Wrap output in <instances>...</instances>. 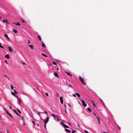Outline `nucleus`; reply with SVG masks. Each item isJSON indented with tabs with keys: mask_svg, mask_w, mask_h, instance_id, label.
Instances as JSON below:
<instances>
[{
	"mask_svg": "<svg viewBox=\"0 0 133 133\" xmlns=\"http://www.w3.org/2000/svg\"><path fill=\"white\" fill-rule=\"evenodd\" d=\"M22 22H23V23H24V22H25L24 21V20H22Z\"/></svg>",
	"mask_w": 133,
	"mask_h": 133,
	"instance_id": "nucleus-55",
	"label": "nucleus"
},
{
	"mask_svg": "<svg viewBox=\"0 0 133 133\" xmlns=\"http://www.w3.org/2000/svg\"><path fill=\"white\" fill-rule=\"evenodd\" d=\"M57 70H59L58 68H57Z\"/></svg>",
	"mask_w": 133,
	"mask_h": 133,
	"instance_id": "nucleus-61",
	"label": "nucleus"
},
{
	"mask_svg": "<svg viewBox=\"0 0 133 133\" xmlns=\"http://www.w3.org/2000/svg\"><path fill=\"white\" fill-rule=\"evenodd\" d=\"M93 113H94V115L95 116H96V115L94 112Z\"/></svg>",
	"mask_w": 133,
	"mask_h": 133,
	"instance_id": "nucleus-54",
	"label": "nucleus"
},
{
	"mask_svg": "<svg viewBox=\"0 0 133 133\" xmlns=\"http://www.w3.org/2000/svg\"><path fill=\"white\" fill-rule=\"evenodd\" d=\"M108 133V132H104L103 133Z\"/></svg>",
	"mask_w": 133,
	"mask_h": 133,
	"instance_id": "nucleus-51",
	"label": "nucleus"
},
{
	"mask_svg": "<svg viewBox=\"0 0 133 133\" xmlns=\"http://www.w3.org/2000/svg\"><path fill=\"white\" fill-rule=\"evenodd\" d=\"M68 87H70V88L72 87V86L70 84H69L68 85Z\"/></svg>",
	"mask_w": 133,
	"mask_h": 133,
	"instance_id": "nucleus-31",
	"label": "nucleus"
},
{
	"mask_svg": "<svg viewBox=\"0 0 133 133\" xmlns=\"http://www.w3.org/2000/svg\"><path fill=\"white\" fill-rule=\"evenodd\" d=\"M65 72L67 74V75H69L70 76H72V75L70 73L68 72H66V71H65Z\"/></svg>",
	"mask_w": 133,
	"mask_h": 133,
	"instance_id": "nucleus-17",
	"label": "nucleus"
},
{
	"mask_svg": "<svg viewBox=\"0 0 133 133\" xmlns=\"http://www.w3.org/2000/svg\"><path fill=\"white\" fill-rule=\"evenodd\" d=\"M32 123H34V121H32Z\"/></svg>",
	"mask_w": 133,
	"mask_h": 133,
	"instance_id": "nucleus-62",
	"label": "nucleus"
},
{
	"mask_svg": "<svg viewBox=\"0 0 133 133\" xmlns=\"http://www.w3.org/2000/svg\"><path fill=\"white\" fill-rule=\"evenodd\" d=\"M4 76L6 77H7L6 76V75H4Z\"/></svg>",
	"mask_w": 133,
	"mask_h": 133,
	"instance_id": "nucleus-56",
	"label": "nucleus"
},
{
	"mask_svg": "<svg viewBox=\"0 0 133 133\" xmlns=\"http://www.w3.org/2000/svg\"><path fill=\"white\" fill-rule=\"evenodd\" d=\"M4 36L7 38L9 40L10 39L8 37V36L6 34H4Z\"/></svg>",
	"mask_w": 133,
	"mask_h": 133,
	"instance_id": "nucleus-13",
	"label": "nucleus"
},
{
	"mask_svg": "<svg viewBox=\"0 0 133 133\" xmlns=\"http://www.w3.org/2000/svg\"><path fill=\"white\" fill-rule=\"evenodd\" d=\"M17 110L20 114L21 113V112L18 109H17Z\"/></svg>",
	"mask_w": 133,
	"mask_h": 133,
	"instance_id": "nucleus-26",
	"label": "nucleus"
},
{
	"mask_svg": "<svg viewBox=\"0 0 133 133\" xmlns=\"http://www.w3.org/2000/svg\"><path fill=\"white\" fill-rule=\"evenodd\" d=\"M15 97H17V98H18V96L17 95H15Z\"/></svg>",
	"mask_w": 133,
	"mask_h": 133,
	"instance_id": "nucleus-47",
	"label": "nucleus"
},
{
	"mask_svg": "<svg viewBox=\"0 0 133 133\" xmlns=\"http://www.w3.org/2000/svg\"><path fill=\"white\" fill-rule=\"evenodd\" d=\"M64 107H65L66 108V105H65V104H64Z\"/></svg>",
	"mask_w": 133,
	"mask_h": 133,
	"instance_id": "nucleus-58",
	"label": "nucleus"
},
{
	"mask_svg": "<svg viewBox=\"0 0 133 133\" xmlns=\"http://www.w3.org/2000/svg\"><path fill=\"white\" fill-rule=\"evenodd\" d=\"M38 37L40 41H41L42 40L41 38V36L39 35H38Z\"/></svg>",
	"mask_w": 133,
	"mask_h": 133,
	"instance_id": "nucleus-19",
	"label": "nucleus"
},
{
	"mask_svg": "<svg viewBox=\"0 0 133 133\" xmlns=\"http://www.w3.org/2000/svg\"><path fill=\"white\" fill-rule=\"evenodd\" d=\"M4 62L8 64V63L7 61L6 60H5Z\"/></svg>",
	"mask_w": 133,
	"mask_h": 133,
	"instance_id": "nucleus-36",
	"label": "nucleus"
},
{
	"mask_svg": "<svg viewBox=\"0 0 133 133\" xmlns=\"http://www.w3.org/2000/svg\"><path fill=\"white\" fill-rule=\"evenodd\" d=\"M46 124H44V127L45 128V129H46Z\"/></svg>",
	"mask_w": 133,
	"mask_h": 133,
	"instance_id": "nucleus-39",
	"label": "nucleus"
},
{
	"mask_svg": "<svg viewBox=\"0 0 133 133\" xmlns=\"http://www.w3.org/2000/svg\"><path fill=\"white\" fill-rule=\"evenodd\" d=\"M18 99L19 100V104H21V99L19 98H18Z\"/></svg>",
	"mask_w": 133,
	"mask_h": 133,
	"instance_id": "nucleus-28",
	"label": "nucleus"
},
{
	"mask_svg": "<svg viewBox=\"0 0 133 133\" xmlns=\"http://www.w3.org/2000/svg\"><path fill=\"white\" fill-rule=\"evenodd\" d=\"M93 104L94 106V108H95L96 106V105L95 104V103H93Z\"/></svg>",
	"mask_w": 133,
	"mask_h": 133,
	"instance_id": "nucleus-32",
	"label": "nucleus"
},
{
	"mask_svg": "<svg viewBox=\"0 0 133 133\" xmlns=\"http://www.w3.org/2000/svg\"><path fill=\"white\" fill-rule=\"evenodd\" d=\"M75 94L78 97H80V95L78 93H75Z\"/></svg>",
	"mask_w": 133,
	"mask_h": 133,
	"instance_id": "nucleus-18",
	"label": "nucleus"
},
{
	"mask_svg": "<svg viewBox=\"0 0 133 133\" xmlns=\"http://www.w3.org/2000/svg\"><path fill=\"white\" fill-rule=\"evenodd\" d=\"M36 92H38L37 91V90H36Z\"/></svg>",
	"mask_w": 133,
	"mask_h": 133,
	"instance_id": "nucleus-63",
	"label": "nucleus"
},
{
	"mask_svg": "<svg viewBox=\"0 0 133 133\" xmlns=\"http://www.w3.org/2000/svg\"><path fill=\"white\" fill-rule=\"evenodd\" d=\"M118 125V129L119 130L120 129V128H119V126L118 125Z\"/></svg>",
	"mask_w": 133,
	"mask_h": 133,
	"instance_id": "nucleus-46",
	"label": "nucleus"
},
{
	"mask_svg": "<svg viewBox=\"0 0 133 133\" xmlns=\"http://www.w3.org/2000/svg\"><path fill=\"white\" fill-rule=\"evenodd\" d=\"M4 110H5V111H6V109L5 108H4Z\"/></svg>",
	"mask_w": 133,
	"mask_h": 133,
	"instance_id": "nucleus-57",
	"label": "nucleus"
},
{
	"mask_svg": "<svg viewBox=\"0 0 133 133\" xmlns=\"http://www.w3.org/2000/svg\"><path fill=\"white\" fill-rule=\"evenodd\" d=\"M79 79L80 81L84 85H85L86 84V83L84 82L83 79L82 77H79Z\"/></svg>",
	"mask_w": 133,
	"mask_h": 133,
	"instance_id": "nucleus-1",
	"label": "nucleus"
},
{
	"mask_svg": "<svg viewBox=\"0 0 133 133\" xmlns=\"http://www.w3.org/2000/svg\"><path fill=\"white\" fill-rule=\"evenodd\" d=\"M44 113L47 114V112L46 111H45L44 112Z\"/></svg>",
	"mask_w": 133,
	"mask_h": 133,
	"instance_id": "nucleus-44",
	"label": "nucleus"
},
{
	"mask_svg": "<svg viewBox=\"0 0 133 133\" xmlns=\"http://www.w3.org/2000/svg\"><path fill=\"white\" fill-rule=\"evenodd\" d=\"M13 111L17 116H19L20 117L21 116L15 109H13Z\"/></svg>",
	"mask_w": 133,
	"mask_h": 133,
	"instance_id": "nucleus-5",
	"label": "nucleus"
},
{
	"mask_svg": "<svg viewBox=\"0 0 133 133\" xmlns=\"http://www.w3.org/2000/svg\"><path fill=\"white\" fill-rule=\"evenodd\" d=\"M65 130L66 131L69 132V133L71 132V131L70 130L68 129H65Z\"/></svg>",
	"mask_w": 133,
	"mask_h": 133,
	"instance_id": "nucleus-16",
	"label": "nucleus"
},
{
	"mask_svg": "<svg viewBox=\"0 0 133 133\" xmlns=\"http://www.w3.org/2000/svg\"><path fill=\"white\" fill-rule=\"evenodd\" d=\"M12 31L14 32L15 33H16L17 32V31L15 29H13L12 30Z\"/></svg>",
	"mask_w": 133,
	"mask_h": 133,
	"instance_id": "nucleus-14",
	"label": "nucleus"
},
{
	"mask_svg": "<svg viewBox=\"0 0 133 133\" xmlns=\"http://www.w3.org/2000/svg\"><path fill=\"white\" fill-rule=\"evenodd\" d=\"M38 115H40L39 114H40V113H41V112L38 111Z\"/></svg>",
	"mask_w": 133,
	"mask_h": 133,
	"instance_id": "nucleus-42",
	"label": "nucleus"
},
{
	"mask_svg": "<svg viewBox=\"0 0 133 133\" xmlns=\"http://www.w3.org/2000/svg\"><path fill=\"white\" fill-rule=\"evenodd\" d=\"M10 87H11V89L12 90H13L14 88H13V85H10Z\"/></svg>",
	"mask_w": 133,
	"mask_h": 133,
	"instance_id": "nucleus-24",
	"label": "nucleus"
},
{
	"mask_svg": "<svg viewBox=\"0 0 133 133\" xmlns=\"http://www.w3.org/2000/svg\"><path fill=\"white\" fill-rule=\"evenodd\" d=\"M46 95L47 96H49V94H48V92H46Z\"/></svg>",
	"mask_w": 133,
	"mask_h": 133,
	"instance_id": "nucleus-37",
	"label": "nucleus"
},
{
	"mask_svg": "<svg viewBox=\"0 0 133 133\" xmlns=\"http://www.w3.org/2000/svg\"><path fill=\"white\" fill-rule=\"evenodd\" d=\"M11 118H14V117L12 116V115L10 114L9 113L8 114Z\"/></svg>",
	"mask_w": 133,
	"mask_h": 133,
	"instance_id": "nucleus-23",
	"label": "nucleus"
},
{
	"mask_svg": "<svg viewBox=\"0 0 133 133\" xmlns=\"http://www.w3.org/2000/svg\"><path fill=\"white\" fill-rule=\"evenodd\" d=\"M87 110L89 112H91V110L90 109V108H87Z\"/></svg>",
	"mask_w": 133,
	"mask_h": 133,
	"instance_id": "nucleus-22",
	"label": "nucleus"
},
{
	"mask_svg": "<svg viewBox=\"0 0 133 133\" xmlns=\"http://www.w3.org/2000/svg\"><path fill=\"white\" fill-rule=\"evenodd\" d=\"M96 117L97 118V120L98 122V124H100L101 122H100V119L97 116H96Z\"/></svg>",
	"mask_w": 133,
	"mask_h": 133,
	"instance_id": "nucleus-7",
	"label": "nucleus"
},
{
	"mask_svg": "<svg viewBox=\"0 0 133 133\" xmlns=\"http://www.w3.org/2000/svg\"><path fill=\"white\" fill-rule=\"evenodd\" d=\"M9 108L10 109H11L12 108V107L11 106H10L9 107Z\"/></svg>",
	"mask_w": 133,
	"mask_h": 133,
	"instance_id": "nucleus-53",
	"label": "nucleus"
},
{
	"mask_svg": "<svg viewBox=\"0 0 133 133\" xmlns=\"http://www.w3.org/2000/svg\"><path fill=\"white\" fill-rule=\"evenodd\" d=\"M56 96L57 97H59V95L58 94H56Z\"/></svg>",
	"mask_w": 133,
	"mask_h": 133,
	"instance_id": "nucleus-27",
	"label": "nucleus"
},
{
	"mask_svg": "<svg viewBox=\"0 0 133 133\" xmlns=\"http://www.w3.org/2000/svg\"><path fill=\"white\" fill-rule=\"evenodd\" d=\"M28 46L30 47L31 48V49H33V46L32 45H28Z\"/></svg>",
	"mask_w": 133,
	"mask_h": 133,
	"instance_id": "nucleus-11",
	"label": "nucleus"
},
{
	"mask_svg": "<svg viewBox=\"0 0 133 133\" xmlns=\"http://www.w3.org/2000/svg\"><path fill=\"white\" fill-rule=\"evenodd\" d=\"M49 117H47L46 118V119L44 121V123L45 124H47V123L48 122L49 120Z\"/></svg>",
	"mask_w": 133,
	"mask_h": 133,
	"instance_id": "nucleus-3",
	"label": "nucleus"
},
{
	"mask_svg": "<svg viewBox=\"0 0 133 133\" xmlns=\"http://www.w3.org/2000/svg\"><path fill=\"white\" fill-rule=\"evenodd\" d=\"M60 99L61 101V102L63 104V98L62 97H60Z\"/></svg>",
	"mask_w": 133,
	"mask_h": 133,
	"instance_id": "nucleus-6",
	"label": "nucleus"
},
{
	"mask_svg": "<svg viewBox=\"0 0 133 133\" xmlns=\"http://www.w3.org/2000/svg\"><path fill=\"white\" fill-rule=\"evenodd\" d=\"M65 111H66V113L67 114V113H67V111H66V108H65Z\"/></svg>",
	"mask_w": 133,
	"mask_h": 133,
	"instance_id": "nucleus-45",
	"label": "nucleus"
},
{
	"mask_svg": "<svg viewBox=\"0 0 133 133\" xmlns=\"http://www.w3.org/2000/svg\"><path fill=\"white\" fill-rule=\"evenodd\" d=\"M9 50L11 52H12L13 51V49L10 46H8Z\"/></svg>",
	"mask_w": 133,
	"mask_h": 133,
	"instance_id": "nucleus-8",
	"label": "nucleus"
},
{
	"mask_svg": "<svg viewBox=\"0 0 133 133\" xmlns=\"http://www.w3.org/2000/svg\"><path fill=\"white\" fill-rule=\"evenodd\" d=\"M73 96L74 97H76V95L75 94H73Z\"/></svg>",
	"mask_w": 133,
	"mask_h": 133,
	"instance_id": "nucleus-40",
	"label": "nucleus"
},
{
	"mask_svg": "<svg viewBox=\"0 0 133 133\" xmlns=\"http://www.w3.org/2000/svg\"><path fill=\"white\" fill-rule=\"evenodd\" d=\"M22 64H25V63H24V62H22Z\"/></svg>",
	"mask_w": 133,
	"mask_h": 133,
	"instance_id": "nucleus-52",
	"label": "nucleus"
},
{
	"mask_svg": "<svg viewBox=\"0 0 133 133\" xmlns=\"http://www.w3.org/2000/svg\"><path fill=\"white\" fill-rule=\"evenodd\" d=\"M54 75L55 76L57 77H58V73L57 72H54Z\"/></svg>",
	"mask_w": 133,
	"mask_h": 133,
	"instance_id": "nucleus-12",
	"label": "nucleus"
},
{
	"mask_svg": "<svg viewBox=\"0 0 133 133\" xmlns=\"http://www.w3.org/2000/svg\"><path fill=\"white\" fill-rule=\"evenodd\" d=\"M51 116L53 117H56V116H55L54 114H52L51 115Z\"/></svg>",
	"mask_w": 133,
	"mask_h": 133,
	"instance_id": "nucleus-33",
	"label": "nucleus"
},
{
	"mask_svg": "<svg viewBox=\"0 0 133 133\" xmlns=\"http://www.w3.org/2000/svg\"><path fill=\"white\" fill-rule=\"evenodd\" d=\"M42 46L44 48H45L46 47L45 45L44 44L43 42H42Z\"/></svg>",
	"mask_w": 133,
	"mask_h": 133,
	"instance_id": "nucleus-15",
	"label": "nucleus"
},
{
	"mask_svg": "<svg viewBox=\"0 0 133 133\" xmlns=\"http://www.w3.org/2000/svg\"><path fill=\"white\" fill-rule=\"evenodd\" d=\"M37 93H38V94H39V93L38 92Z\"/></svg>",
	"mask_w": 133,
	"mask_h": 133,
	"instance_id": "nucleus-64",
	"label": "nucleus"
},
{
	"mask_svg": "<svg viewBox=\"0 0 133 133\" xmlns=\"http://www.w3.org/2000/svg\"><path fill=\"white\" fill-rule=\"evenodd\" d=\"M6 113L8 114L9 113L7 111H6Z\"/></svg>",
	"mask_w": 133,
	"mask_h": 133,
	"instance_id": "nucleus-43",
	"label": "nucleus"
},
{
	"mask_svg": "<svg viewBox=\"0 0 133 133\" xmlns=\"http://www.w3.org/2000/svg\"><path fill=\"white\" fill-rule=\"evenodd\" d=\"M14 92L15 93V94H17V91H16V90H14Z\"/></svg>",
	"mask_w": 133,
	"mask_h": 133,
	"instance_id": "nucleus-29",
	"label": "nucleus"
},
{
	"mask_svg": "<svg viewBox=\"0 0 133 133\" xmlns=\"http://www.w3.org/2000/svg\"><path fill=\"white\" fill-rule=\"evenodd\" d=\"M52 63H53V64H54V65H57V63L55 62H52Z\"/></svg>",
	"mask_w": 133,
	"mask_h": 133,
	"instance_id": "nucleus-30",
	"label": "nucleus"
},
{
	"mask_svg": "<svg viewBox=\"0 0 133 133\" xmlns=\"http://www.w3.org/2000/svg\"><path fill=\"white\" fill-rule=\"evenodd\" d=\"M23 125H25V123L24 121H23Z\"/></svg>",
	"mask_w": 133,
	"mask_h": 133,
	"instance_id": "nucleus-41",
	"label": "nucleus"
},
{
	"mask_svg": "<svg viewBox=\"0 0 133 133\" xmlns=\"http://www.w3.org/2000/svg\"><path fill=\"white\" fill-rule=\"evenodd\" d=\"M20 118L23 121L24 119L23 116H22V117H21Z\"/></svg>",
	"mask_w": 133,
	"mask_h": 133,
	"instance_id": "nucleus-35",
	"label": "nucleus"
},
{
	"mask_svg": "<svg viewBox=\"0 0 133 133\" xmlns=\"http://www.w3.org/2000/svg\"><path fill=\"white\" fill-rule=\"evenodd\" d=\"M100 101H101L102 102V103H103V102H102V99H100Z\"/></svg>",
	"mask_w": 133,
	"mask_h": 133,
	"instance_id": "nucleus-48",
	"label": "nucleus"
},
{
	"mask_svg": "<svg viewBox=\"0 0 133 133\" xmlns=\"http://www.w3.org/2000/svg\"><path fill=\"white\" fill-rule=\"evenodd\" d=\"M11 93L12 95H13L14 96H15V94L14 93V92H11Z\"/></svg>",
	"mask_w": 133,
	"mask_h": 133,
	"instance_id": "nucleus-34",
	"label": "nucleus"
},
{
	"mask_svg": "<svg viewBox=\"0 0 133 133\" xmlns=\"http://www.w3.org/2000/svg\"><path fill=\"white\" fill-rule=\"evenodd\" d=\"M5 57L9 59L10 58L9 55L8 54H7L5 56Z\"/></svg>",
	"mask_w": 133,
	"mask_h": 133,
	"instance_id": "nucleus-9",
	"label": "nucleus"
},
{
	"mask_svg": "<svg viewBox=\"0 0 133 133\" xmlns=\"http://www.w3.org/2000/svg\"><path fill=\"white\" fill-rule=\"evenodd\" d=\"M0 47L1 48H4L3 47L1 43L0 42Z\"/></svg>",
	"mask_w": 133,
	"mask_h": 133,
	"instance_id": "nucleus-25",
	"label": "nucleus"
},
{
	"mask_svg": "<svg viewBox=\"0 0 133 133\" xmlns=\"http://www.w3.org/2000/svg\"><path fill=\"white\" fill-rule=\"evenodd\" d=\"M55 119H56L57 118L58 119V118L57 117H55Z\"/></svg>",
	"mask_w": 133,
	"mask_h": 133,
	"instance_id": "nucleus-49",
	"label": "nucleus"
},
{
	"mask_svg": "<svg viewBox=\"0 0 133 133\" xmlns=\"http://www.w3.org/2000/svg\"><path fill=\"white\" fill-rule=\"evenodd\" d=\"M28 44H30V41L29 40H28Z\"/></svg>",
	"mask_w": 133,
	"mask_h": 133,
	"instance_id": "nucleus-38",
	"label": "nucleus"
},
{
	"mask_svg": "<svg viewBox=\"0 0 133 133\" xmlns=\"http://www.w3.org/2000/svg\"><path fill=\"white\" fill-rule=\"evenodd\" d=\"M3 23H6V24L8 23V20L7 19L5 20H3Z\"/></svg>",
	"mask_w": 133,
	"mask_h": 133,
	"instance_id": "nucleus-10",
	"label": "nucleus"
},
{
	"mask_svg": "<svg viewBox=\"0 0 133 133\" xmlns=\"http://www.w3.org/2000/svg\"><path fill=\"white\" fill-rule=\"evenodd\" d=\"M90 101H91V102H92V104H93V103H94V102H93V101H91V100H90Z\"/></svg>",
	"mask_w": 133,
	"mask_h": 133,
	"instance_id": "nucleus-50",
	"label": "nucleus"
},
{
	"mask_svg": "<svg viewBox=\"0 0 133 133\" xmlns=\"http://www.w3.org/2000/svg\"><path fill=\"white\" fill-rule=\"evenodd\" d=\"M82 104H83V106L84 107H85L87 106V104L84 102V100H82Z\"/></svg>",
	"mask_w": 133,
	"mask_h": 133,
	"instance_id": "nucleus-4",
	"label": "nucleus"
},
{
	"mask_svg": "<svg viewBox=\"0 0 133 133\" xmlns=\"http://www.w3.org/2000/svg\"><path fill=\"white\" fill-rule=\"evenodd\" d=\"M41 113L44 114V112H41Z\"/></svg>",
	"mask_w": 133,
	"mask_h": 133,
	"instance_id": "nucleus-59",
	"label": "nucleus"
},
{
	"mask_svg": "<svg viewBox=\"0 0 133 133\" xmlns=\"http://www.w3.org/2000/svg\"><path fill=\"white\" fill-rule=\"evenodd\" d=\"M7 78L8 79V80H9V78L8 77H7Z\"/></svg>",
	"mask_w": 133,
	"mask_h": 133,
	"instance_id": "nucleus-60",
	"label": "nucleus"
},
{
	"mask_svg": "<svg viewBox=\"0 0 133 133\" xmlns=\"http://www.w3.org/2000/svg\"><path fill=\"white\" fill-rule=\"evenodd\" d=\"M14 23L15 25H20V24L18 22L17 23Z\"/></svg>",
	"mask_w": 133,
	"mask_h": 133,
	"instance_id": "nucleus-21",
	"label": "nucleus"
},
{
	"mask_svg": "<svg viewBox=\"0 0 133 133\" xmlns=\"http://www.w3.org/2000/svg\"><path fill=\"white\" fill-rule=\"evenodd\" d=\"M41 54L42 55L45 56V57H48L47 55H45V54H44V53H42Z\"/></svg>",
	"mask_w": 133,
	"mask_h": 133,
	"instance_id": "nucleus-20",
	"label": "nucleus"
},
{
	"mask_svg": "<svg viewBox=\"0 0 133 133\" xmlns=\"http://www.w3.org/2000/svg\"><path fill=\"white\" fill-rule=\"evenodd\" d=\"M61 124V125H62L63 127H64V128H69V127L65 124H64V122H61L60 123Z\"/></svg>",
	"mask_w": 133,
	"mask_h": 133,
	"instance_id": "nucleus-2",
	"label": "nucleus"
}]
</instances>
